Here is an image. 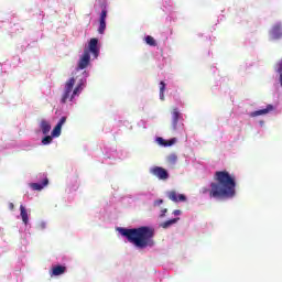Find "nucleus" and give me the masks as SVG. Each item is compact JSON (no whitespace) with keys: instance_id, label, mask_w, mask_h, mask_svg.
Segmentation results:
<instances>
[{"instance_id":"f257e3e1","label":"nucleus","mask_w":282,"mask_h":282,"mask_svg":"<svg viewBox=\"0 0 282 282\" xmlns=\"http://www.w3.org/2000/svg\"><path fill=\"white\" fill-rule=\"evenodd\" d=\"M199 193L202 195L209 193V197L214 199H232L237 195V181L228 171H217L214 174V182L210 183V189L203 187Z\"/></svg>"},{"instance_id":"f03ea898","label":"nucleus","mask_w":282,"mask_h":282,"mask_svg":"<svg viewBox=\"0 0 282 282\" xmlns=\"http://www.w3.org/2000/svg\"><path fill=\"white\" fill-rule=\"evenodd\" d=\"M118 231L121 237H126L129 243H132V246H135V248H140L141 250H144V248H153V246H155V240H153V237H155V229H153V227L142 226L132 229L120 227L118 228Z\"/></svg>"},{"instance_id":"7ed1b4c3","label":"nucleus","mask_w":282,"mask_h":282,"mask_svg":"<svg viewBox=\"0 0 282 282\" xmlns=\"http://www.w3.org/2000/svg\"><path fill=\"white\" fill-rule=\"evenodd\" d=\"M89 53H91L95 58H97L98 54H100V48H98V39H90L88 48L84 50V54L79 58L78 69H87L91 61V55Z\"/></svg>"},{"instance_id":"20e7f679","label":"nucleus","mask_w":282,"mask_h":282,"mask_svg":"<svg viewBox=\"0 0 282 282\" xmlns=\"http://www.w3.org/2000/svg\"><path fill=\"white\" fill-rule=\"evenodd\" d=\"M74 85H76V78L72 77L69 78L64 86V94L62 95L61 102L65 105L68 100H74V96H78L80 91H83V86L85 85V80L80 79V82L77 84V86L74 88Z\"/></svg>"},{"instance_id":"39448f33","label":"nucleus","mask_w":282,"mask_h":282,"mask_svg":"<svg viewBox=\"0 0 282 282\" xmlns=\"http://www.w3.org/2000/svg\"><path fill=\"white\" fill-rule=\"evenodd\" d=\"M150 173L154 175V177H158V180H163V182L169 180V171L164 167L154 166L150 170Z\"/></svg>"},{"instance_id":"423d86ee","label":"nucleus","mask_w":282,"mask_h":282,"mask_svg":"<svg viewBox=\"0 0 282 282\" xmlns=\"http://www.w3.org/2000/svg\"><path fill=\"white\" fill-rule=\"evenodd\" d=\"M271 41H279L282 39V26L281 24H275L269 32Z\"/></svg>"},{"instance_id":"0eeeda50","label":"nucleus","mask_w":282,"mask_h":282,"mask_svg":"<svg viewBox=\"0 0 282 282\" xmlns=\"http://www.w3.org/2000/svg\"><path fill=\"white\" fill-rule=\"evenodd\" d=\"M65 122H67V117H62L52 131V138H58L61 135V130L63 129Z\"/></svg>"},{"instance_id":"6e6552de","label":"nucleus","mask_w":282,"mask_h":282,"mask_svg":"<svg viewBox=\"0 0 282 282\" xmlns=\"http://www.w3.org/2000/svg\"><path fill=\"white\" fill-rule=\"evenodd\" d=\"M181 118H182V113H180V110L177 108H173V110H172V129H173V131H177V124H178Z\"/></svg>"},{"instance_id":"1a4fd4ad","label":"nucleus","mask_w":282,"mask_h":282,"mask_svg":"<svg viewBox=\"0 0 282 282\" xmlns=\"http://www.w3.org/2000/svg\"><path fill=\"white\" fill-rule=\"evenodd\" d=\"M167 197L171 199V202H186V195L184 194H177L176 191H170L167 192Z\"/></svg>"},{"instance_id":"9d476101","label":"nucleus","mask_w":282,"mask_h":282,"mask_svg":"<svg viewBox=\"0 0 282 282\" xmlns=\"http://www.w3.org/2000/svg\"><path fill=\"white\" fill-rule=\"evenodd\" d=\"M270 111H274V106L268 105L267 108L256 110V111L251 112L250 116H251V118H257V116H265V115L270 113Z\"/></svg>"},{"instance_id":"9b49d317","label":"nucleus","mask_w":282,"mask_h":282,"mask_svg":"<svg viewBox=\"0 0 282 282\" xmlns=\"http://www.w3.org/2000/svg\"><path fill=\"white\" fill-rule=\"evenodd\" d=\"M67 272V267L65 265H55L52 268L51 276H61Z\"/></svg>"},{"instance_id":"f8f14e48","label":"nucleus","mask_w":282,"mask_h":282,"mask_svg":"<svg viewBox=\"0 0 282 282\" xmlns=\"http://www.w3.org/2000/svg\"><path fill=\"white\" fill-rule=\"evenodd\" d=\"M156 142L161 145V147H173V144H175V142H177V139L173 138L170 140H164L162 137H159L156 139Z\"/></svg>"},{"instance_id":"ddd939ff","label":"nucleus","mask_w":282,"mask_h":282,"mask_svg":"<svg viewBox=\"0 0 282 282\" xmlns=\"http://www.w3.org/2000/svg\"><path fill=\"white\" fill-rule=\"evenodd\" d=\"M47 184H50V180L44 178L42 184L41 183H31V188L33 191H43V188H45V186H47Z\"/></svg>"},{"instance_id":"4468645a","label":"nucleus","mask_w":282,"mask_h":282,"mask_svg":"<svg viewBox=\"0 0 282 282\" xmlns=\"http://www.w3.org/2000/svg\"><path fill=\"white\" fill-rule=\"evenodd\" d=\"M40 129L44 135H47V133L52 131V126L47 122V120H42L40 123Z\"/></svg>"},{"instance_id":"2eb2a0df","label":"nucleus","mask_w":282,"mask_h":282,"mask_svg":"<svg viewBox=\"0 0 282 282\" xmlns=\"http://www.w3.org/2000/svg\"><path fill=\"white\" fill-rule=\"evenodd\" d=\"M20 215L22 217L23 224L28 225V221L30 220V218L28 217V210L23 205L20 206Z\"/></svg>"},{"instance_id":"dca6fc26","label":"nucleus","mask_w":282,"mask_h":282,"mask_svg":"<svg viewBox=\"0 0 282 282\" xmlns=\"http://www.w3.org/2000/svg\"><path fill=\"white\" fill-rule=\"evenodd\" d=\"M180 221V218H173V219H170V220H166L164 223L161 224V228H171V226H173L174 224H177Z\"/></svg>"},{"instance_id":"f3484780","label":"nucleus","mask_w":282,"mask_h":282,"mask_svg":"<svg viewBox=\"0 0 282 282\" xmlns=\"http://www.w3.org/2000/svg\"><path fill=\"white\" fill-rule=\"evenodd\" d=\"M275 72L280 75V85L282 87V58L275 64Z\"/></svg>"},{"instance_id":"a211bd4d","label":"nucleus","mask_w":282,"mask_h":282,"mask_svg":"<svg viewBox=\"0 0 282 282\" xmlns=\"http://www.w3.org/2000/svg\"><path fill=\"white\" fill-rule=\"evenodd\" d=\"M145 43L151 47H155L158 45V42H155V39L151 35L145 36Z\"/></svg>"},{"instance_id":"6ab92c4d","label":"nucleus","mask_w":282,"mask_h":282,"mask_svg":"<svg viewBox=\"0 0 282 282\" xmlns=\"http://www.w3.org/2000/svg\"><path fill=\"white\" fill-rule=\"evenodd\" d=\"M105 30H107V21L99 20L98 33L99 34H105Z\"/></svg>"},{"instance_id":"aec40b11","label":"nucleus","mask_w":282,"mask_h":282,"mask_svg":"<svg viewBox=\"0 0 282 282\" xmlns=\"http://www.w3.org/2000/svg\"><path fill=\"white\" fill-rule=\"evenodd\" d=\"M166 90V84L164 82L160 83V98L164 100V91Z\"/></svg>"},{"instance_id":"412c9836","label":"nucleus","mask_w":282,"mask_h":282,"mask_svg":"<svg viewBox=\"0 0 282 282\" xmlns=\"http://www.w3.org/2000/svg\"><path fill=\"white\" fill-rule=\"evenodd\" d=\"M169 164H177V154L173 153L167 156Z\"/></svg>"},{"instance_id":"4be33fe9","label":"nucleus","mask_w":282,"mask_h":282,"mask_svg":"<svg viewBox=\"0 0 282 282\" xmlns=\"http://www.w3.org/2000/svg\"><path fill=\"white\" fill-rule=\"evenodd\" d=\"M52 137L51 135H46L42 139V144L47 145V144H52Z\"/></svg>"},{"instance_id":"5701e85b","label":"nucleus","mask_w":282,"mask_h":282,"mask_svg":"<svg viewBox=\"0 0 282 282\" xmlns=\"http://www.w3.org/2000/svg\"><path fill=\"white\" fill-rule=\"evenodd\" d=\"M99 21H107V10H101L100 20Z\"/></svg>"},{"instance_id":"b1692460","label":"nucleus","mask_w":282,"mask_h":282,"mask_svg":"<svg viewBox=\"0 0 282 282\" xmlns=\"http://www.w3.org/2000/svg\"><path fill=\"white\" fill-rule=\"evenodd\" d=\"M162 204H164V199L154 200V206H162Z\"/></svg>"},{"instance_id":"393cba45","label":"nucleus","mask_w":282,"mask_h":282,"mask_svg":"<svg viewBox=\"0 0 282 282\" xmlns=\"http://www.w3.org/2000/svg\"><path fill=\"white\" fill-rule=\"evenodd\" d=\"M166 213H169V209L164 208L161 210V217H164V215H166Z\"/></svg>"},{"instance_id":"a878e982","label":"nucleus","mask_w":282,"mask_h":282,"mask_svg":"<svg viewBox=\"0 0 282 282\" xmlns=\"http://www.w3.org/2000/svg\"><path fill=\"white\" fill-rule=\"evenodd\" d=\"M173 215H176V216L182 215V210L176 209V210L173 212Z\"/></svg>"},{"instance_id":"bb28decb","label":"nucleus","mask_w":282,"mask_h":282,"mask_svg":"<svg viewBox=\"0 0 282 282\" xmlns=\"http://www.w3.org/2000/svg\"><path fill=\"white\" fill-rule=\"evenodd\" d=\"M9 209H10V210H14V203H10V204H9Z\"/></svg>"},{"instance_id":"cd10ccee","label":"nucleus","mask_w":282,"mask_h":282,"mask_svg":"<svg viewBox=\"0 0 282 282\" xmlns=\"http://www.w3.org/2000/svg\"><path fill=\"white\" fill-rule=\"evenodd\" d=\"M40 228H42V230L45 229V223H41Z\"/></svg>"}]
</instances>
